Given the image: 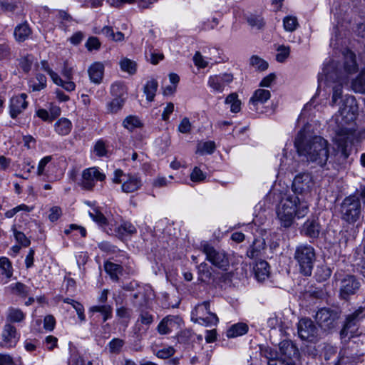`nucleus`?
<instances>
[{
  "label": "nucleus",
  "instance_id": "obj_1",
  "mask_svg": "<svg viewBox=\"0 0 365 365\" xmlns=\"http://www.w3.org/2000/svg\"><path fill=\"white\" fill-rule=\"evenodd\" d=\"M341 106L339 114L336 115V123L339 130L336 138L337 149L344 159L349 155V148L352 143V133L350 128L345 125L354 122L358 115V106L354 96H346L341 101Z\"/></svg>",
  "mask_w": 365,
  "mask_h": 365
},
{
  "label": "nucleus",
  "instance_id": "obj_2",
  "mask_svg": "<svg viewBox=\"0 0 365 365\" xmlns=\"http://www.w3.org/2000/svg\"><path fill=\"white\" fill-rule=\"evenodd\" d=\"M294 145L299 155L306 158L309 163L324 167L329 158V144L321 136L307 138L304 130H300L295 138Z\"/></svg>",
  "mask_w": 365,
  "mask_h": 365
},
{
  "label": "nucleus",
  "instance_id": "obj_3",
  "mask_svg": "<svg viewBox=\"0 0 365 365\" xmlns=\"http://www.w3.org/2000/svg\"><path fill=\"white\" fill-rule=\"evenodd\" d=\"M277 216L284 227H289L294 217L302 218L309 212V205L304 200H301L295 194L285 195L277 207Z\"/></svg>",
  "mask_w": 365,
  "mask_h": 365
},
{
  "label": "nucleus",
  "instance_id": "obj_4",
  "mask_svg": "<svg viewBox=\"0 0 365 365\" xmlns=\"http://www.w3.org/2000/svg\"><path fill=\"white\" fill-rule=\"evenodd\" d=\"M294 259L299 265L301 272L306 276L311 275L316 259L314 249L308 245H299L296 248Z\"/></svg>",
  "mask_w": 365,
  "mask_h": 365
},
{
  "label": "nucleus",
  "instance_id": "obj_5",
  "mask_svg": "<svg viewBox=\"0 0 365 365\" xmlns=\"http://www.w3.org/2000/svg\"><path fill=\"white\" fill-rule=\"evenodd\" d=\"M200 248L206 255V259L212 265L219 269L227 270L230 259L228 255L224 250L216 249L207 242H202L200 244Z\"/></svg>",
  "mask_w": 365,
  "mask_h": 365
},
{
  "label": "nucleus",
  "instance_id": "obj_6",
  "mask_svg": "<svg viewBox=\"0 0 365 365\" xmlns=\"http://www.w3.org/2000/svg\"><path fill=\"white\" fill-rule=\"evenodd\" d=\"M341 312L336 309L329 308L320 309L315 315V320L324 331L331 332L336 328Z\"/></svg>",
  "mask_w": 365,
  "mask_h": 365
},
{
  "label": "nucleus",
  "instance_id": "obj_7",
  "mask_svg": "<svg viewBox=\"0 0 365 365\" xmlns=\"http://www.w3.org/2000/svg\"><path fill=\"white\" fill-rule=\"evenodd\" d=\"M361 208L359 197L354 195L346 197L341 204V219L349 223L356 222L360 217Z\"/></svg>",
  "mask_w": 365,
  "mask_h": 365
},
{
  "label": "nucleus",
  "instance_id": "obj_8",
  "mask_svg": "<svg viewBox=\"0 0 365 365\" xmlns=\"http://www.w3.org/2000/svg\"><path fill=\"white\" fill-rule=\"evenodd\" d=\"M298 336L309 343H317L320 339L319 330L314 322L308 317L299 319L297 324Z\"/></svg>",
  "mask_w": 365,
  "mask_h": 365
},
{
  "label": "nucleus",
  "instance_id": "obj_9",
  "mask_svg": "<svg viewBox=\"0 0 365 365\" xmlns=\"http://www.w3.org/2000/svg\"><path fill=\"white\" fill-rule=\"evenodd\" d=\"M192 321L206 327L215 325L218 322L217 315L210 311V302L197 304L192 312Z\"/></svg>",
  "mask_w": 365,
  "mask_h": 365
},
{
  "label": "nucleus",
  "instance_id": "obj_10",
  "mask_svg": "<svg viewBox=\"0 0 365 365\" xmlns=\"http://www.w3.org/2000/svg\"><path fill=\"white\" fill-rule=\"evenodd\" d=\"M337 278L339 286L340 297L347 299L351 295L355 294L361 287L360 281L351 274H345Z\"/></svg>",
  "mask_w": 365,
  "mask_h": 365
},
{
  "label": "nucleus",
  "instance_id": "obj_11",
  "mask_svg": "<svg viewBox=\"0 0 365 365\" xmlns=\"http://www.w3.org/2000/svg\"><path fill=\"white\" fill-rule=\"evenodd\" d=\"M364 312L365 309L364 308H359L347 316L344 327L340 332L342 339L346 337L350 339L354 336L357 330V323L361 319L365 317Z\"/></svg>",
  "mask_w": 365,
  "mask_h": 365
},
{
  "label": "nucleus",
  "instance_id": "obj_12",
  "mask_svg": "<svg viewBox=\"0 0 365 365\" xmlns=\"http://www.w3.org/2000/svg\"><path fill=\"white\" fill-rule=\"evenodd\" d=\"M314 182L310 173H303L297 175L292 183V188L294 194L299 193L307 195L309 193L314 187Z\"/></svg>",
  "mask_w": 365,
  "mask_h": 365
},
{
  "label": "nucleus",
  "instance_id": "obj_13",
  "mask_svg": "<svg viewBox=\"0 0 365 365\" xmlns=\"http://www.w3.org/2000/svg\"><path fill=\"white\" fill-rule=\"evenodd\" d=\"M106 175L101 173L97 168L86 169L82 173L81 186L83 189L91 190L95 186V181H103Z\"/></svg>",
  "mask_w": 365,
  "mask_h": 365
},
{
  "label": "nucleus",
  "instance_id": "obj_14",
  "mask_svg": "<svg viewBox=\"0 0 365 365\" xmlns=\"http://www.w3.org/2000/svg\"><path fill=\"white\" fill-rule=\"evenodd\" d=\"M19 336L20 335L14 325L10 323L6 324L1 333L0 346L3 348L14 347L19 340Z\"/></svg>",
  "mask_w": 365,
  "mask_h": 365
},
{
  "label": "nucleus",
  "instance_id": "obj_15",
  "mask_svg": "<svg viewBox=\"0 0 365 365\" xmlns=\"http://www.w3.org/2000/svg\"><path fill=\"white\" fill-rule=\"evenodd\" d=\"M233 81L232 73H225L219 75L211 76L208 78V86L215 92L222 93L226 85Z\"/></svg>",
  "mask_w": 365,
  "mask_h": 365
},
{
  "label": "nucleus",
  "instance_id": "obj_16",
  "mask_svg": "<svg viewBox=\"0 0 365 365\" xmlns=\"http://www.w3.org/2000/svg\"><path fill=\"white\" fill-rule=\"evenodd\" d=\"M26 94L21 93L11 98L9 113L12 118H16L27 108L28 103L26 101Z\"/></svg>",
  "mask_w": 365,
  "mask_h": 365
},
{
  "label": "nucleus",
  "instance_id": "obj_17",
  "mask_svg": "<svg viewBox=\"0 0 365 365\" xmlns=\"http://www.w3.org/2000/svg\"><path fill=\"white\" fill-rule=\"evenodd\" d=\"M180 319L178 317L168 316L163 319L158 326V331L160 334H168L174 329L178 328Z\"/></svg>",
  "mask_w": 365,
  "mask_h": 365
},
{
  "label": "nucleus",
  "instance_id": "obj_18",
  "mask_svg": "<svg viewBox=\"0 0 365 365\" xmlns=\"http://www.w3.org/2000/svg\"><path fill=\"white\" fill-rule=\"evenodd\" d=\"M104 64L101 62H94L88 69V73L91 82L100 84L104 75Z\"/></svg>",
  "mask_w": 365,
  "mask_h": 365
},
{
  "label": "nucleus",
  "instance_id": "obj_19",
  "mask_svg": "<svg viewBox=\"0 0 365 365\" xmlns=\"http://www.w3.org/2000/svg\"><path fill=\"white\" fill-rule=\"evenodd\" d=\"M123 180L122 190L125 193L137 191L142 185L141 180L135 175H128Z\"/></svg>",
  "mask_w": 365,
  "mask_h": 365
},
{
  "label": "nucleus",
  "instance_id": "obj_20",
  "mask_svg": "<svg viewBox=\"0 0 365 365\" xmlns=\"http://www.w3.org/2000/svg\"><path fill=\"white\" fill-rule=\"evenodd\" d=\"M270 96L271 93L268 90L260 88L256 90L250 100V104L252 106L250 108L257 110V106L259 104L266 103L270 98Z\"/></svg>",
  "mask_w": 365,
  "mask_h": 365
},
{
  "label": "nucleus",
  "instance_id": "obj_21",
  "mask_svg": "<svg viewBox=\"0 0 365 365\" xmlns=\"http://www.w3.org/2000/svg\"><path fill=\"white\" fill-rule=\"evenodd\" d=\"M336 81L339 82L338 84L333 87V94L331 98V105L334 106L338 99L341 98L342 94V84L346 83L348 81V77L344 73H336Z\"/></svg>",
  "mask_w": 365,
  "mask_h": 365
},
{
  "label": "nucleus",
  "instance_id": "obj_22",
  "mask_svg": "<svg viewBox=\"0 0 365 365\" xmlns=\"http://www.w3.org/2000/svg\"><path fill=\"white\" fill-rule=\"evenodd\" d=\"M344 69L346 74L355 73L358 70L355 54L351 51H346L344 53Z\"/></svg>",
  "mask_w": 365,
  "mask_h": 365
},
{
  "label": "nucleus",
  "instance_id": "obj_23",
  "mask_svg": "<svg viewBox=\"0 0 365 365\" xmlns=\"http://www.w3.org/2000/svg\"><path fill=\"white\" fill-rule=\"evenodd\" d=\"M31 34V29L27 23H23L16 26L14 32L15 39L18 42H24Z\"/></svg>",
  "mask_w": 365,
  "mask_h": 365
},
{
  "label": "nucleus",
  "instance_id": "obj_24",
  "mask_svg": "<svg viewBox=\"0 0 365 365\" xmlns=\"http://www.w3.org/2000/svg\"><path fill=\"white\" fill-rule=\"evenodd\" d=\"M72 129V123L66 118H59L54 124V130L60 135H67Z\"/></svg>",
  "mask_w": 365,
  "mask_h": 365
},
{
  "label": "nucleus",
  "instance_id": "obj_25",
  "mask_svg": "<svg viewBox=\"0 0 365 365\" xmlns=\"http://www.w3.org/2000/svg\"><path fill=\"white\" fill-rule=\"evenodd\" d=\"M12 266L10 260L6 257H0V278L6 281L12 276Z\"/></svg>",
  "mask_w": 365,
  "mask_h": 365
},
{
  "label": "nucleus",
  "instance_id": "obj_26",
  "mask_svg": "<svg viewBox=\"0 0 365 365\" xmlns=\"http://www.w3.org/2000/svg\"><path fill=\"white\" fill-rule=\"evenodd\" d=\"M254 269L255 276L259 281H263L269 276V266L266 261L261 260L257 262Z\"/></svg>",
  "mask_w": 365,
  "mask_h": 365
},
{
  "label": "nucleus",
  "instance_id": "obj_27",
  "mask_svg": "<svg viewBox=\"0 0 365 365\" xmlns=\"http://www.w3.org/2000/svg\"><path fill=\"white\" fill-rule=\"evenodd\" d=\"M248 331V326L245 323L233 324L227 331L228 338H235L245 334Z\"/></svg>",
  "mask_w": 365,
  "mask_h": 365
},
{
  "label": "nucleus",
  "instance_id": "obj_28",
  "mask_svg": "<svg viewBox=\"0 0 365 365\" xmlns=\"http://www.w3.org/2000/svg\"><path fill=\"white\" fill-rule=\"evenodd\" d=\"M90 313L99 312L103 316V321L105 322L112 317L113 307L109 304H101L93 306L89 309Z\"/></svg>",
  "mask_w": 365,
  "mask_h": 365
},
{
  "label": "nucleus",
  "instance_id": "obj_29",
  "mask_svg": "<svg viewBox=\"0 0 365 365\" xmlns=\"http://www.w3.org/2000/svg\"><path fill=\"white\" fill-rule=\"evenodd\" d=\"M104 268L113 281H118L119 275L121 274L123 272V267L120 265L110 262H106L104 264Z\"/></svg>",
  "mask_w": 365,
  "mask_h": 365
},
{
  "label": "nucleus",
  "instance_id": "obj_30",
  "mask_svg": "<svg viewBox=\"0 0 365 365\" xmlns=\"http://www.w3.org/2000/svg\"><path fill=\"white\" fill-rule=\"evenodd\" d=\"M50 77L53 81L58 86H62L66 91L71 92L75 90L76 85L71 81H64L53 71H49Z\"/></svg>",
  "mask_w": 365,
  "mask_h": 365
},
{
  "label": "nucleus",
  "instance_id": "obj_31",
  "mask_svg": "<svg viewBox=\"0 0 365 365\" xmlns=\"http://www.w3.org/2000/svg\"><path fill=\"white\" fill-rule=\"evenodd\" d=\"M319 230V224L316 220H307L304 225L305 235L310 237H318Z\"/></svg>",
  "mask_w": 365,
  "mask_h": 365
},
{
  "label": "nucleus",
  "instance_id": "obj_32",
  "mask_svg": "<svg viewBox=\"0 0 365 365\" xmlns=\"http://www.w3.org/2000/svg\"><path fill=\"white\" fill-rule=\"evenodd\" d=\"M136 232L137 230L135 227L128 222H123L115 229V232L117 233L118 236L120 238H123L128 235H133L136 233Z\"/></svg>",
  "mask_w": 365,
  "mask_h": 365
},
{
  "label": "nucleus",
  "instance_id": "obj_33",
  "mask_svg": "<svg viewBox=\"0 0 365 365\" xmlns=\"http://www.w3.org/2000/svg\"><path fill=\"white\" fill-rule=\"evenodd\" d=\"M158 87V83L156 80L151 79L147 81L144 86V93L146 95V98L148 101H153Z\"/></svg>",
  "mask_w": 365,
  "mask_h": 365
},
{
  "label": "nucleus",
  "instance_id": "obj_34",
  "mask_svg": "<svg viewBox=\"0 0 365 365\" xmlns=\"http://www.w3.org/2000/svg\"><path fill=\"white\" fill-rule=\"evenodd\" d=\"M352 89L357 93H365V69L362 70L351 83Z\"/></svg>",
  "mask_w": 365,
  "mask_h": 365
},
{
  "label": "nucleus",
  "instance_id": "obj_35",
  "mask_svg": "<svg viewBox=\"0 0 365 365\" xmlns=\"http://www.w3.org/2000/svg\"><path fill=\"white\" fill-rule=\"evenodd\" d=\"M120 68L123 71L133 75L137 71V63L128 58H123L120 63Z\"/></svg>",
  "mask_w": 365,
  "mask_h": 365
},
{
  "label": "nucleus",
  "instance_id": "obj_36",
  "mask_svg": "<svg viewBox=\"0 0 365 365\" xmlns=\"http://www.w3.org/2000/svg\"><path fill=\"white\" fill-rule=\"evenodd\" d=\"M225 103L230 105V110L232 113H238L241 109V101L238 99V95L236 93L228 95Z\"/></svg>",
  "mask_w": 365,
  "mask_h": 365
},
{
  "label": "nucleus",
  "instance_id": "obj_37",
  "mask_svg": "<svg viewBox=\"0 0 365 365\" xmlns=\"http://www.w3.org/2000/svg\"><path fill=\"white\" fill-rule=\"evenodd\" d=\"M248 24L253 29H262L265 25L264 19L260 15L250 14L247 17Z\"/></svg>",
  "mask_w": 365,
  "mask_h": 365
},
{
  "label": "nucleus",
  "instance_id": "obj_38",
  "mask_svg": "<svg viewBox=\"0 0 365 365\" xmlns=\"http://www.w3.org/2000/svg\"><path fill=\"white\" fill-rule=\"evenodd\" d=\"M283 26L285 31L293 32L299 26L297 17L293 16H287L284 17L283 19Z\"/></svg>",
  "mask_w": 365,
  "mask_h": 365
},
{
  "label": "nucleus",
  "instance_id": "obj_39",
  "mask_svg": "<svg viewBox=\"0 0 365 365\" xmlns=\"http://www.w3.org/2000/svg\"><path fill=\"white\" fill-rule=\"evenodd\" d=\"M25 316L19 309L10 308L7 314V320L10 322H20L24 320Z\"/></svg>",
  "mask_w": 365,
  "mask_h": 365
},
{
  "label": "nucleus",
  "instance_id": "obj_40",
  "mask_svg": "<svg viewBox=\"0 0 365 365\" xmlns=\"http://www.w3.org/2000/svg\"><path fill=\"white\" fill-rule=\"evenodd\" d=\"M116 316L122 320V322L127 324L131 318L132 310L123 306L118 307L116 309Z\"/></svg>",
  "mask_w": 365,
  "mask_h": 365
},
{
  "label": "nucleus",
  "instance_id": "obj_41",
  "mask_svg": "<svg viewBox=\"0 0 365 365\" xmlns=\"http://www.w3.org/2000/svg\"><path fill=\"white\" fill-rule=\"evenodd\" d=\"M250 65L260 71H265L268 68V63L258 56H252L250 58Z\"/></svg>",
  "mask_w": 365,
  "mask_h": 365
},
{
  "label": "nucleus",
  "instance_id": "obj_42",
  "mask_svg": "<svg viewBox=\"0 0 365 365\" xmlns=\"http://www.w3.org/2000/svg\"><path fill=\"white\" fill-rule=\"evenodd\" d=\"M215 148L216 145L214 141H207L198 144L197 152L201 154H212Z\"/></svg>",
  "mask_w": 365,
  "mask_h": 365
},
{
  "label": "nucleus",
  "instance_id": "obj_43",
  "mask_svg": "<svg viewBox=\"0 0 365 365\" xmlns=\"http://www.w3.org/2000/svg\"><path fill=\"white\" fill-rule=\"evenodd\" d=\"M63 302L71 304V307L76 311L80 320L82 322L85 320L84 308L81 304L69 298L64 299Z\"/></svg>",
  "mask_w": 365,
  "mask_h": 365
},
{
  "label": "nucleus",
  "instance_id": "obj_44",
  "mask_svg": "<svg viewBox=\"0 0 365 365\" xmlns=\"http://www.w3.org/2000/svg\"><path fill=\"white\" fill-rule=\"evenodd\" d=\"M123 126L129 130H133L141 125V123L138 117L130 115L125 118L123 123Z\"/></svg>",
  "mask_w": 365,
  "mask_h": 365
},
{
  "label": "nucleus",
  "instance_id": "obj_45",
  "mask_svg": "<svg viewBox=\"0 0 365 365\" xmlns=\"http://www.w3.org/2000/svg\"><path fill=\"white\" fill-rule=\"evenodd\" d=\"M212 272L207 267V264L202 263L199 267V280L208 282L212 279Z\"/></svg>",
  "mask_w": 365,
  "mask_h": 365
},
{
  "label": "nucleus",
  "instance_id": "obj_46",
  "mask_svg": "<svg viewBox=\"0 0 365 365\" xmlns=\"http://www.w3.org/2000/svg\"><path fill=\"white\" fill-rule=\"evenodd\" d=\"M36 79L38 82H31L30 87L33 91H39L43 89L46 86V78L43 74H37Z\"/></svg>",
  "mask_w": 365,
  "mask_h": 365
},
{
  "label": "nucleus",
  "instance_id": "obj_47",
  "mask_svg": "<svg viewBox=\"0 0 365 365\" xmlns=\"http://www.w3.org/2000/svg\"><path fill=\"white\" fill-rule=\"evenodd\" d=\"M125 342L123 339L115 338L108 344L109 351L112 354H118L121 351Z\"/></svg>",
  "mask_w": 365,
  "mask_h": 365
},
{
  "label": "nucleus",
  "instance_id": "obj_48",
  "mask_svg": "<svg viewBox=\"0 0 365 365\" xmlns=\"http://www.w3.org/2000/svg\"><path fill=\"white\" fill-rule=\"evenodd\" d=\"M331 274V269L326 266L318 267L316 271L317 279L320 282L327 280Z\"/></svg>",
  "mask_w": 365,
  "mask_h": 365
},
{
  "label": "nucleus",
  "instance_id": "obj_49",
  "mask_svg": "<svg viewBox=\"0 0 365 365\" xmlns=\"http://www.w3.org/2000/svg\"><path fill=\"white\" fill-rule=\"evenodd\" d=\"M126 92L125 86L121 83H114L110 88V93L115 98H123Z\"/></svg>",
  "mask_w": 365,
  "mask_h": 365
},
{
  "label": "nucleus",
  "instance_id": "obj_50",
  "mask_svg": "<svg viewBox=\"0 0 365 365\" xmlns=\"http://www.w3.org/2000/svg\"><path fill=\"white\" fill-rule=\"evenodd\" d=\"M124 103V98H115L108 104V110L110 113H116L123 108Z\"/></svg>",
  "mask_w": 365,
  "mask_h": 365
},
{
  "label": "nucleus",
  "instance_id": "obj_51",
  "mask_svg": "<svg viewBox=\"0 0 365 365\" xmlns=\"http://www.w3.org/2000/svg\"><path fill=\"white\" fill-rule=\"evenodd\" d=\"M89 215L93 221L101 226L106 225L108 223L106 217L97 209H93L92 212H89Z\"/></svg>",
  "mask_w": 365,
  "mask_h": 365
},
{
  "label": "nucleus",
  "instance_id": "obj_52",
  "mask_svg": "<svg viewBox=\"0 0 365 365\" xmlns=\"http://www.w3.org/2000/svg\"><path fill=\"white\" fill-rule=\"evenodd\" d=\"M259 349L260 354L267 360L276 359L277 358V352L269 346H260Z\"/></svg>",
  "mask_w": 365,
  "mask_h": 365
},
{
  "label": "nucleus",
  "instance_id": "obj_53",
  "mask_svg": "<svg viewBox=\"0 0 365 365\" xmlns=\"http://www.w3.org/2000/svg\"><path fill=\"white\" fill-rule=\"evenodd\" d=\"M277 51L278 53L276 56V59L278 62L282 63L289 56L290 48L289 46L282 45L277 48Z\"/></svg>",
  "mask_w": 365,
  "mask_h": 365
},
{
  "label": "nucleus",
  "instance_id": "obj_54",
  "mask_svg": "<svg viewBox=\"0 0 365 365\" xmlns=\"http://www.w3.org/2000/svg\"><path fill=\"white\" fill-rule=\"evenodd\" d=\"M12 290L16 294L25 297L29 294V288L21 282H16L12 285Z\"/></svg>",
  "mask_w": 365,
  "mask_h": 365
},
{
  "label": "nucleus",
  "instance_id": "obj_55",
  "mask_svg": "<svg viewBox=\"0 0 365 365\" xmlns=\"http://www.w3.org/2000/svg\"><path fill=\"white\" fill-rule=\"evenodd\" d=\"M33 64V57L30 55L23 57L20 61V66L25 73H29Z\"/></svg>",
  "mask_w": 365,
  "mask_h": 365
},
{
  "label": "nucleus",
  "instance_id": "obj_56",
  "mask_svg": "<svg viewBox=\"0 0 365 365\" xmlns=\"http://www.w3.org/2000/svg\"><path fill=\"white\" fill-rule=\"evenodd\" d=\"M192 129V124L186 117L183 118L178 125V131L181 133H190Z\"/></svg>",
  "mask_w": 365,
  "mask_h": 365
},
{
  "label": "nucleus",
  "instance_id": "obj_57",
  "mask_svg": "<svg viewBox=\"0 0 365 365\" xmlns=\"http://www.w3.org/2000/svg\"><path fill=\"white\" fill-rule=\"evenodd\" d=\"M205 179V175L197 167H195L190 174V180L192 182H201Z\"/></svg>",
  "mask_w": 365,
  "mask_h": 365
},
{
  "label": "nucleus",
  "instance_id": "obj_58",
  "mask_svg": "<svg viewBox=\"0 0 365 365\" xmlns=\"http://www.w3.org/2000/svg\"><path fill=\"white\" fill-rule=\"evenodd\" d=\"M101 46V43L98 38L92 36L88 38L86 43V47L88 51L98 50Z\"/></svg>",
  "mask_w": 365,
  "mask_h": 365
},
{
  "label": "nucleus",
  "instance_id": "obj_59",
  "mask_svg": "<svg viewBox=\"0 0 365 365\" xmlns=\"http://www.w3.org/2000/svg\"><path fill=\"white\" fill-rule=\"evenodd\" d=\"M14 237L16 241L24 247H28L30 245V240L21 232L14 230Z\"/></svg>",
  "mask_w": 365,
  "mask_h": 365
},
{
  "label": "nucleus",
  "instance_id": "obj_60",
  "mask_svg": "<svg viewBox=\"0 0 365 365\" xmlns=\"http://www.w3.org/2000/svg\"><path fill=\"white\" fill-rule=\"evenodd\" d=\"M193 61L197 67L200 68H205L208 65V62L205 60L204 57L201 55V53L199 51H197L193 57Z\"/></svg>",
  "mask_w": 365,
  "mask_h": 365
},
{
  "label": "nucleus",
  "instance_id": "obj_61",
  "mask_svg": "<svg viewBox=\"0 0 365 365\" xmlns=\"http://www.w3.org/2000/svg\"><path fill=\"white\" fill-rule=\"evenodd\" d=\"M43 327L46 330L52 331L56 325V319L52 315H47L43 320Z\"/></svg>",
  "mask_w": 365,
  "mask_h": 365
},
{
  "label": "nucleus",
  "instance_id": "obj_62",
  "mask_svg": "<svg viewBox=\"0 0 365 365\" xmlns=\"http://www.w3.org/2000/svg\"><path fill=\"white\" fill-rule=\"evenodd\" d=\"M62 214L61 209L59 207H53L50 210L48 218L51 222L56 221Z\"/></svg>",
  "mask_w": 365,
  "mask_h": 365
},
{
  "label": "nucleus",
  "instance_id": "obj_63",
  "mask_svg": "<svg viewBox=\"0 0 365 365\" xmlns=\"http://www.w3.org/2000/svg\"><path fill=\"white\" fill-rule=\"evenodd\" d=\"M94 151L98 156H104L106 155V148L105 143L102 140H98L94 147Z\"/></svg>",
  "mask_w": 365,
  "mask_h": 365
},
{
  "label": "nucleus",
  "instance_id": "obj_64",
  "mask_svg": "<svg viewBox=\"0 0 365 365\" xmlns=\"http://www.w3.org/2000/svg\"><path fill=\"white\" fill-rule=\"evenodd\" d=\"M139 321L145 325L149 326L153 322V315L150 314L148 312H142L139 317Z\"/></svg>",
  "mask_w": 365,
  "mask_h": 365
}]
</instances>
